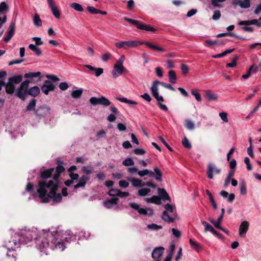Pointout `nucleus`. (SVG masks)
Returning a JSON list of instances; mask_svg holds the SVG:
<instances>
[{
	"instance_id": "1",
	"label": "nucleus",
	"mask_w": 261,
	"mask_h": 261,
	"mask_svg": "<svg viewBox=\"0 0 261 261\" xmlns=\"http://www.w3.org/2000/svg\"><path fill=\"white\" fill-rule=\"evenodd\" d=\"M72 238L69 230L61 233L58 231L51 232L43 230L36 238V247L46 255L47 254L49 249H56L62 251L65 248L63 242H68Z\"/></svg>"
},
{
	"instance_id": "2",
	"label": "nucleus",
	"mask_w": 261,
	"mask_h": 261,
	"mask_svg": "<svg viewBox=\"0 0 261 261\" xmlns=\"http://www.w3.org/2000/svg\"><path fill=\"white\" fill-rule=\"evenodd\" d=\"M64 170V168L59 165L56 168V173L54 176V180L41 181L39 182V188L37 192L40 198L43 203H47L49 201V198L53 199L56 202H60L62 196L60 194H57L56 191L58 187V178L61 173Z\"/></svg>"
},
{
	"instance_id": "3",
	"label": "nucleus",
	"mask_w": 261,
	"mask_h": 261,
	"mask_svg": "<svg viewBox=\"0 0 261 261\" xmlns=\"http://www.w3.org/2000/svg\"><path fill=\"white\" fill-rule=\"evenodd\" d=\"M30 81L27 80L22 82L20 86L18 88L16 92V95L21 99H24L28 95L29 85Z\"/></svg>"
},
{
	"instance_id": "4",
	"label": "nucleus",
	"mask_w": 261,
	"mask_h": 261,
	"mask_svg": "<svg viewBox=\"0 0 261 261\" xmlns=\"http://www.w3.org/2000/svg\"><path fill=\"white\" fill-rule=\"evenodd\" d=\"M125 59L124 56H121L116 61L114 65V68L112 70V74L114 77H117L121 75L124 70V66L123 65V62Z\"/></svg>"
},
{
	"instance_id": "5",
	"label": "nucleus",
	"mask_w": 261,
	"mask_h": 261,
	"mask_svg": "<svg viewBox=\"0 0 261 261\" xmlns=\"http://www.w3.org/2000/svg\"><path fill=\"white\" fill-rule=\"evenodd\" d=\"M20 242L17 236L16 233L15 234L14 238L12 241H9L5 243V246L8 249L7 256L10 257L11 255L10 254L11 250H15L17 248L20 247ZM12 256L14 257V255L12 254Z\"/></svg>"
},
{
	"instance_id": "6",
	"label": "nucleus",
	"mask_w": 261,
	"mask_h": 261,
	"mask_svg": "<svg viewBox=\"0 0 261 261\" xmlns=\"http://www.w3.org/2000/svg\"><path fill=\"white\" fill-rule=\"evenodd\" d=\"M20 244H27L30 242L33 238L35 236V232L31 231H23L19 233H16Z\"/></svg>"
},
{
	"instance_id": "7",
	"label": "nucleus",
	"mask_w": 261,
	"mask_h": 261,
	"mask_svg": "<svg viewBox=\"0 0 261 261\" xmlns=\"http://www.w3.org/2000/svg\"><path fill=\"white\" fill-rule=\"evenodd\" d=\"M142 42H140L138 41H120L118 42H116L115 44V46L118 48H123L124 49H127L129 48H134L138 45L142 44Z\"/></svg>"
},
{
	"instance_id": "8",
	"label": "nucleus",
	"mask_w": 261,
	"mask_h": 261,
	"mask_svg": "<svg viewBox=\"0 0 261 261\" xmlns=\"http://www.w3.org/2000/svg\"><path fill=\"white\" fill-rule=\"evenodd\" d=\"M129 205L133 209L137 211L140 215L148 216L153 215V210L151 208H141L139 204L134 202H130Z\"/></svg>"
},
{
	"instance_id": "9",
	"label": "nucleus",
	"mask_w": 261,
	"mask_h": 261,
	"mask_svg": "<svg viewBox=\"0 0 261 261\" xmlns=\"http://www.w3.org/2000/svg\"><path fill=\"white\" fill-rule=\"evenodd\" d=\"M164 248L161 246L155 247L152 251L151 257L154 261H161Z\"/></svg>"
},
{
	"instance_id": "10",
	"label": "nucleus",
	"mask_w": 261,
	"mask_h": 261,
	"mask_svg": "<svg viewBox=\"0 0 261 261\" xmlns=\"http://www.w3.org/2000/svg\"><path fill=\"white\" fill-rule=\"evenodd\" d=\"M249 226V223L247 221H243L241 223L239 228V236L242 238H245Z\"/></svg>"
},
{
	"instance_id": "11",
	"label": "nucleus",
	"mask_w": 261,
	"mask_h": 261,
	"mask_svg": "<svg viewBox=\"0 0 261 261\" xmlns=\"http://www.w3.org/2000/svg\"><path fill=\"white\" fill-rule=\"evenodd\" d=\"M221 172V169L216 167V166L213 163H209L207 166V177L210 179L213 178V172L216 174H219Z\"/></svg>"
},
{
	"instance_id": "12",
	"label": "nucleus",
	"mask_w": 261,
	"mask_h": 261,
	"mask_svg": "<svg viewBox=\"0 0 261 261\" xmlns=\"http://www.w3.org/2000/svg\"><path fill=\"white\" fill-rule=\"evenodd\" d=\"M55 86L50 82L46 80L41 87V90L45 95H48L50 91L54 90Z\"/></svg>"
},
{
	"instance_id": "13",
	"label": "nucleus",
	"mask_w": 261,
	"mask_h": 261,
	"mask_svg": "<svg viewBox=\"0 0 261 261\" xmlns=\"http://www.w3.org/2000/svg\"><path fill=\"white\" fill-rule=\"evenodd\" d=\"M176 213H169L167 211H164L163 213L162 218V219L168 223H172L174 220L176 218Z\"/></svg>"
},
{
	"instance_id": "14",
	"label": "nucleus",
	"mask_w": 261,
	"mask_h": 261,
	"mask_svg": "<svg viewBox=\"0 0 261 261\" xmlns=\"http://www.w3.org/2000/svg\"><path fill=\"white\" fill-rule=\"evenodd\" d=\"M47 1L54 16L57 18H59L60 17V12L56 6L54 0H47Z\"/></svg>"
},
{
	"instance_id": "15",
	"label": "nucleus",
	"mask_w": 261,
	"mask_h": 261,
	"mask_svg": "<svg viewBox=\"0 0 261 261\" xmlns=\"http://www.w3.org/2000/svg\"><path fill=\"white\" fill-rule=\"evenodd\" d=\"M232 5L234 6H240L241 8L247 9L250 7V0H233Z\"/></svg>"
},
{
	"instance_id": "16",
	"label": "nucleus",
	"mask_w": 261,
	"mask_h": 261,
	"mask_svg": "<svg viewBox=\"0 0 261 261\" xmlns=\"http://www.w3.org/2000/svg\"><path fill=\"white\" fill-rule=\"evenodd\" d=\"M15 31V23L11 22L10 24V25L8 28V35L5 38H4V41L6 42H8V41H9L11 40V39L12 38V37H13V36L14 34Z\"/></svg>"
},
{
	"instance_id": "17",
	"label": "nucleus",
	"mask_w": 261,
	"mask_h": 261,
	"mask_svg": "<svg viewBox=\"0 0 261 261\" xmlns=\"http://www.w3.org/2000/svg\"><path fill=\"white\" fill-rule=\"evenodd\" d=\"M50 109L47 107H42L35 110V115L39 117H45L49 113Z\"/></svg>"
},
{
	"instance_id": "18",
	"label": "nucleus",
	"mask_w": 261,
	"mask_h": 261,
	"mask_svg": "<svg viewBox=\"0 0 261 261\" xmlns=\"http://www.w3.org/2000/svg\"><path fill=\"white\" fill-rule=\"evenodd\" d=\"M118 198H112L104 201V206L107 208H112L115 207L118 203Z\"/></svg>"
},
{
	"instance_id": "19",
	"label": "nucleus",
	"mask_w": 261,
	"mask_h": 261,
	"mask_svg": "<svg viewBox=\"0 0 261 261\" xmlns=\"http://www.w3.org/2000/svg\"><path fill=\"white\" fill-rule=\"evenodd\" d=\"M238 24L239 25H245L247 26L251 24H254L257 25V27H261V23L258 22L257 19L241 21L238 23Z\"/></svg>"
},
{
	"instance_id": "20",
	"label": "nucleus",
	"mask_w": 261,
	"mask_h": 261,
	"mask_svg": "<svg viewBox=\"0 0 261 261\" xmlns=\"http://www.w3.org/2000/svg\"><path fill=\"white\" fill-rule=\"evenodd\" d=\"M89 178L85 175L82 176L79 179L78 183L74 186L75 189L80 187H85L86 184L88 181Z\"/></svg>"
},
{
	"instance_id": "21",
	"label": "nucleus",
	"mask_w": 261,
	"mask_h": 261,
	"mask_svg": "<svg viewBox=\"0 0 261 261\" xmlns=\"http://www.w3.org/2000/svg\"><path fill=\"white\" fill-rule=\"evenodd\" d=\"M84 66L91 71H94L95 75L97 77L100 76L103 72V69L101 68H96L90 65H85Z\"/></svg>"
},
{
	"instance_id": "22",
	"label": "nucleus",
	"mask_w": 261,
	"mask_h": 261,
	"mask_svg": "<svg viewBox=\"0 0 261 261\" xmlns=\"http://www.w3.org/2000/svg\"><path fill=\"white\" fill-rule=\"evenodd\" d=\"M159 84L161 85V82L160 81H155L153 82L152 85L150 88L151 94L153 95V96H154L155 95H156L159 94L158 89V85Z\"/></svg>"
},
{
	"instance_id": "23",
	"label": "nucleus",
	"mask_w": 261,
	"mask_h": 261,
	"mask_svg": "<svg viewBox=\"0 0 261 261\" xmlns=\"http://www.w3.org/2000/svg\"><path fill=\"white\" fill-rule=\"evenodd\" d=\"M145 200L148 203H154L158 205L161 204V199L158 196H153L150 198H146Z\"/></svg>"
},
{
	"instance_id": "24",
	"label": "nucleus",
	"mask_w": 261,
	"mask_h": 261,
	"mask_svg": "<svg viewBox=\"0 0 261 261\" xmlns=\"http://www.w3.org/2000/svg\"><path fill=\"white\" fill-rule=\"evenodd\" d=\"M127 180L131 182L132 185L135 187H142L144 186L142 180L135 178L128 177Z\"/></svg>"
},
{
	"instance_id": "25",
	"label": "nucleus",
	"mask_w": 261,
	"mask_h": 261,
	"mask_svg": "<svg viewBox=\"0 0 261 261\" xmlns=\"http://www.w3.org/2000/svg\"><path fill=\"white\" fill-rule=\"evenodd\" d=\"M6 91L7 93L12 94L14 93L15 89V85L8 80L5 86Z\"/></svg>"
},
{
	"instance_id": "26",
	"label": "nucleus",
	"mask_w": 261,
	"mask_h": 261,
	"mask_svg": "<svg viewBox=\"0 0 261 261\" xmlns=\"http://www.w3.org/2000/svg\"><path fill=\"white\" fill-rule=\"evenodd\" d=\"M41 72H28L24 75V77L27 79H33L34 77H38V81H40L41 80Z\"/></svg>"
},
{
	"instance_id": "27",
	"label": "nucleus",
	"mask_w": 261,
	"mask_h": 261,
	"mask_svg": "<svg viewBox=\"0 0 261 261\" xmlns=\"http://www.w3.org/2000/svg\"><path fill=\"white\" fill-rule=\"evenodd\" d=\"M40 91V88L38 86H35L29 89L28 95L35 97L38 95Z\"/></svg>"
},
{
	"instance_id": "28",
	"label": "nucleus",
	"mask_w": 261,
	"mask_h": 261,
	"mask_svg": "<svg viewBox=\"0 0 261 261\" xmlns=\"http://www.w3.org/2000/svg\"><path fill=\"white\" fill-rule=\"evenodd\" d=\"M22 77L20 75H14L9 78V81L14 85L18 84L21 82Z\"/></svg>"
},
{
	"instance_id": "29",
	"label": "nucleus",
	"mask_w": 261,
	"mask_h": 261,
	"mask_svg": "<svg viewBox=\"0 0 261 261\" xmlns=\"http://www.w3.org/2000/svg\"><path fill=\"white\" fill-rule=\"evenodd\" d=\"M54 169L53 168L45 170L41 172L40 176L42 178H47L52 174Z\"/></svg>"
},
{
	"instance_id": "30",
	"label": "nucleus",
	"mask_w": 261,
	"mask_h": 261,
	"mask_svg": "<svg viewBox=\"0 0 261 261\" xmlns=\"http://www.w3.org/2000/svg\"><path fill=\"white\" fill-rule=\"evenodd\" d=\"M138 29L141 30H145L146 31L154 32L155 29L153 27L146 24H141L140 22L138 26Z\"/></svg>"
},
{
	"instance_id": "31",
	"label": "nucleus",
	"mask_w": 261,
	"mask_h": 261,
	"mask_svg": "<svg viewBox=\"0 0 261 261\" xmlns=\"http://www.w3.org/2000/svg\"><path fill=\"white\" fill-rule=\"evenodd\" d=\"M138 174L141 177H143L147 175H148L150 177H153L154 176V172L148 169H144L141 171H139L138 172Z\"/></svg>"
},
{
	"instance_id": "32",
	"label": "nucleus",
	"mask_w": 261,
	"mask_h": 261,
	"mask_svg": "<svg viewBox=\"0 0 261 261\" xmlns=\"http://www.w3.org/2000/svg\"><path fill=\"white\" fill-rule=\"evenodd\" d=\"M116 99L122 102L127 103L129 105H136L138 104L137 102L134 100L128 99L125 97H117Z\"/></svg>"
},
{
	"instance_id": "33",
	"label": "nucleus",
	"mask_w": 261,
	"mask_h": 261,
	"mask_svg": "<svg viewBox=\"0 0 261 261\" xmlns=\"http://www.w3.org/2000/svg\"><path fill=\"white\" fill-rule=\"evenodd\" d=\"M154 172L155 174H154V177L155 180L161 181H162V172L159 169V168L157 167H154Z\"/></svg>"
},
{
	"instance_id": "34",
	"label": "nucleus",
	"mask_w": 261,
	"mask_h": 261,
	"mask_svg": "<svg viewBox=\"0 0 261 261\" xmlns=\"http://www.w3.org/2000/svg\"><path fill=\"white\" fill-rule=\"evenodd\" d=\"M169 81L171 83L175 84L176 83L177 77L174 71L171 70L168 72Z\"/></svg>"
},
{
	"instance_id": "35",
	"label": "nucleus",
	"mask_w": 261,
	"mask_h": 261,
	"mask_svg": "<svg viewBox=\"0 0 261 261\" xmlns=\"http://www.w3.org/2000/svg\"><path fill=\"white\" fill-rule=\"evenodd\" d=\"M158 193L162 198L170 200V198L164 189H158Z\"/></svg>"
},
{
	"instance_id": "36",
	"label": "nucleus",
	"mask_w": 261,
	"mask_h": 261,
	"mask_svg": "<svg viewBox=\"0 0 261 261\" xmlns=\"http://www.w3.org/2000/svg\"><path fill=\"white\" fill-rule=\"evenodd\" d=\"M111 102L110 101L107 99L105 96H101L99 97V103L98 105H102L104 107H108L110 105Z\"/></svg>"
},
{
	"instance_id": "37",
	"label": "nucleus",
	"mask_w": 261,
	"mask_h": 261,
	"mask_svg": "<svg viewBox=\"0 0 261 261\" xmlns=\"http://www.w3.org/2000/svg\"><path fill=\"white\" fill-rule=\"evenodd\" d=\"M143 44H145L146 46H147L148 47H149L150 48H151L153 50H158V51H165V50L163 48L158 46L156 45H155L150 42L143 43Z\"/></svg>"
},
{
	"instance_id": "38",
	"label": "nucleus",
	"mask_w": 261,
	"mask_h": 261,
	"mask_svg": "<svg viewBox=\"0 0 261 261\" xmlns=\"http://www.w3.org/2000/svg\"><path fill=\"white\" fill-rule=\"evenodd\" d=\"M29 48L36 54V55L38 56H40L42 54V51H41L40 49L37 46H36L35 45L33 44H30L29 46Z\"/></svg>"
},
{
	"instance_id": "39",
	"label": "nucleus",
	"mask_w": 261,
	"mask_h": 261,
	"mask_svg": "<svg viewBox=\"0 0 261 261\" xmlns=\"http://www.w3.org/2000/svg\"><path fill=\"white\" fill-rule=\"evenodd\" d=\"M190 245L193 247L197 252L201 250L202 247L197 242L194 241L192 239L189 240Z\"/></svg>"
},
{
	"instance_id": "40",
	"label": "nucleus",
	"mask_w": 261,
	"mask_h": 261,
	"mask_svg": "<svg viewBox=\"0 0 261 261\" xmlns=\"http://www.w3.org/2000/svg\"><path fill=\"white\" fill-rule=\"evenodd\" d=\"M36 100L35 99H32L28 105L27 106V110L28 111H31L32 110H34L35 111V108L36 107Z\"/></svg>"
},
{
	"instance_id": "41",
	"label": "nucleus",
	"mask_w": 261,
	"mask_h": 261,
	"mask_svg": "<svg viewBox=\"0 0 261 261\" xmlns=\"http://www.w3.org/2000/svg\"><path fill=\"white\" fill-rule=\"evenodd\" d=\"M205 97L208 100H216L218 99V95L217 94L207 92L205 93Z\"/></svg>"
},
{
	"instance_id": "42",
	"label": "nucleus",
	"mask_w": 261,
	"mask_h": 261,
	"mask_svg": "<svg viewBox=\"0 0 261 261\" xmlns=\"http://www.w3.org/2000/svg\"><path fill=\"white\" fill-rule=\"evenodd\" d=\"M150 192V189L148 188H142L138 190V193L140 196H147Z\"/></svg>"
},
{
	"instance_id": "43",
	"label": "nucleus",
	"mask_w": 261,
	"mask_h": 261,
	"mask_svg": "<svg viewBox=\"0 0 261 261\" xmlns=\"http://www.w3.org/2000/svg\"><path fill=\"white\" fill-rule=\"evenodd\" d=\"M70 6L72 9L79 12H82L84 10L82 5L76 3H71Z\"/></svg>"
},
{
	"instance_id": "44",
	"label": "nucleus",
	"mask_w": 261,
	"mask_h": 261,
	"mask_svg": "<svg viewBox=\"0 0 261 261\" xmlns=\"http://www.w3.org/2000/svg\"><path fill=\"white\" fill-rule=\"evenodd\" d=\"M82 93H83L82 89H78V90H73L71 92V95L73 98H78L82 95Z\"/></svg>"
},
{
	"instance_id": "45",
	"label": "nucleus",
	"mask_w": 261,
	"mask_h": 261,
	"mask_svg": "<svg viewBox=\"0 0 261 261\" xmlns=\"http://www.w3.org/2000/svg\"><path fill=\"white\" fill-rule=\"evenodd\" d=\"M33 22L35 25L37 26H41L42 25L41 20L38 14H36L33 18Z\"/></svg>"
},
{
	"instance_id": "46",
	"label": "nucleus",
	"mask_w": 261,
	"mask_h": 261,
	"mask_svg": "<svg viewBox=\"0 0 261 261\" xmlns=\"http://www.w3.org/2000/svg\"><path fill=\"white\" fill-rule=\"evenodd\" d=\"M185 126L189 130H193L195 128L194 123L190 120H186L185 121Z\"/></svg>"
},
{
	"instance_id": "47",
	"label": "nucleus",
	"mask_w": 261,
	"mask_h": 261,
	"mask_svg": "<svg viewBox=\"0 0 261 261\" xmlns=\"http://www.w3.org/2000/svg\"><path fill=\"white\" fill-rule=\"evenodd\" d=\"M165 208L166 209L165 211L168 212L169 213H176V212L175 211V207L170 204H166L165 206Z\"/></svg>"
},
{
	"instance_id": "48",
	"label": "nucleus",
	"mask_w": 261,
	"mask_h": 261,
	"mask_svg": "<svg viewBox=\"0 0 261 261\" xmlns=\"http://www.w3.org/2000/svg\"><path fill=\"white\" fill-rule=\"evenodd\" d=\"M225 1L226 0H211V3L214 7L221 8L222 6L221 3Z\"/></svg>"
},
{
	"instance_id": "49",
	"label": "nucleus",
	"mask_w": 261,
	"mask_h": 261,
	"mask_svg": "<svg viewBox=\"0 0 261 261\" xmlns=\"http://www.w3.org/2000/svg\"><path fill=\"white\" fill-rule=\"evenodd\" d=\"M147 227L148 229L154 230H158L162 228V226L158 225L154 223H152L151 224L147 225Z\"/></svg>"
},
{
	"instance_id": "50",
	"label": "nucleus",
	"mask_w": 261,
	"mask_h": 261,
	"mask_svg": "<svg viewBox=\"0 0 261 261\" xmlns=\"http://www.w3.org/2000/svg\"><path fill=\"white\" fill-rule=\"evenodd\" d=\"M122 164L124 166H133L134 165V162L131 158H127L124 161H123Z\"/></svg>"
},
{
	"instance_id": "51",
	"label": "nucleus",
	"mask_w": 261,
	"mask_h": 261,
	"mask_svg": "<svg viewBox=\"0 0 261 261\" xmlns=\"http://www.w3.org/2000/svg\"><path fill=\"white\" fill-rule=\"evenodd\" d=\"M221 15V12L219 10H215L214 12V13H213V15L212 16V19L214 20H217L220 19Z\"/></svg>"
},
{
	"instance_id": "52",
	"label": "nucleus",
	"mask_w": 261,
	"mask_h": 261,
	"mask_svg": "<svg viewBox=\"0 0 261 261\" xmlns=\"http://www.w3.org/2000/svg\"><path fill=\"white\" fill-rule=\"evenodd\" d=\"M205 44L208 46H213L215 45H219L221 43H220V41L218 40H207L205 41Z\"/></svg>"
},
{
	"instance_id": "53",
	"label": "nucleus",
	"mask_w": 261,
	"mask_h": 261,
	"mask_svg": "<svg viewBox=\"0 0 261 261\" xmlns=\"http://www.w3.org/2000/svg\"><path fill=\"white\" fill-rule=\"evenodd\" d=\"M182 144L186 148H191L192 147L191 143L186 137H185L183 139Z\"/></svg>"
},
{
	"instance_id": "54",
	"label": "nucleus",
	"mask_w": 261,
	"mask_h": 261,
	"mask_svg": "<svg viewBox=\"0 0 261 261\" xmlns=\"http://www.w3.org/2000/svg\"><path fill=\"white\" fill-rule=\"evenodd\" d=\"M123 19L127 21H128L130 23L135 25L137 28H138V26L139 25V23H140V21H138V20H134V19H130V18H128L127 17H124Z\"/></svg>"
},
{
	"instance_id": "55",
	"label": "nucleus",
	"mask_w": 261,
	"mask_h": 261,
	"mask_svg": "<svg viewBox=\"0 0 261 261\" xmlns=\"http://www.w3.org/2000/svg\"><path fill=\"white\" fill-rule=\"evenodd\" d=\"M191 93L195 96V99L198 101H200L201 100V97L200 94L196 91L194 90H192L191 91Z\"/></svg>"
},
{
	"instance_id": "56",
	"label": "nucleus",
	"mask_w": 261,
	"mask_h": 261,
	"mask_svg": "<svg viewBox=\"0 0 261 261\" xmlns=\"http://www.w3.org/2000/svg\"><path fill=\"white\" fill-rule=\"evenodd\" d=\"M8 8L7 4L5 2H2L0 4V13L5 12Z\"/></svg>"
},
{
	"instance_id": "57",
	"label": "nucleus",
	"mask_w": 261,
	"mask_h": 261,
	"mask_svg": "<svg viewBox=\"0 0 261 261\" xmlns=\"http://www.w3.org/2000/svg\"><path fill=\"white\" fill-rule=\"evenodd\" d=\"M244 163L247 165V169L248 171H250L252 169V165L250 163V160L248 157L244 158Z\"/></svg>"
},
{
	"instance_id": "58",
	"label": "nucleus",
	"mask_w": 261,
	"mask_h": 261,
	"mask_svg": "<svg viewBox=\"0 0 261 261\" xmlns=\"http://www.w3.org/2000/svg\"><path fill=\"white\" fill-rule=\"evenodd\" d=\"M133 152L137 155H143L146 153V151L144 149L141 148L135 149Z\"/></svg>"
},
{
	"instance_id": "59",
	"label": "nucleus",
	"mask_w": 261,
	"mask_h": 261,
	"mask_svg": "<svg viewBox=\"0 0 261 261\" xmlns=\"http://www.w3.org/2000/svg\"><path fill=\"white\" fill-rule=\"evenodd\" d=\"M118 189H111L108 192V194L111 196H118V192H119Z\"/></svg>"
},
{
	"instance_id": "60",
	"label": "nucleus",
	"mask_w": 261,
	"mask_h": 261,
	"mask_svg": "<svg viewBox=\"0 0 261 261\" xmlns=\"http://www.w3.org/2000/svg\"><path fill=\"white\" fill-rule=\"evenodd\" d=\"M173 234L177 238L181 236V232L178 229L175 228H172L171 229Z\"/></svg>"
},
{
	"instance_id": "61",
	"label": "nucleus",
	"mask_w": 261,
	"mask_h": 261,
	"mask_svg": "<svg viewBox=\"0 0 261 261\" xmlns=\"http://www.w3.org/2000/svg\"><path fill=\"white\" fill-rule=\"evenodd\" d=\"M219 116L221 119L225 122H228L227 114L225 112H221L219 113Z\"/></svg>"
},
{
	"instance_id": "62",
	"label": "nucleus",
	"mask_w": 261,
	"mask_h": 261,
	"mask_svg": "<svg viewBox=\"0 0 261 261\" xmlns=\"http://www.w3.org/2000/svg\"><path fill=\"white\" fill-rule=\"evenodd\" d=\"M180 69L182 72V73L186 74L189 72V68L188 66L185 64H181L180 65Z\"/></svg>"
},
{
	"instance_id": "63",
	"label": "nucleus",
	"mask_w": 261,
	"mask_h": 261,
	"mask_svg": "<svg viewBox=\"0 0 261 261\" xmlns=\"http://www.w3.org/2000/svg\"><path fill=\"white\" fill-rule=\"evenodd\" d=\"M82 170L87 175L91 173L92 172V168L88 166H83L82 168Z\"/></svg>"
},
{
	"instance_id": "64",
	"label": "nucleus",
	"mask_w": 261,
	"mask_h": 261,
	"mask_svg": "<svg viewBox=\"0 0 261 261\" xmlns=\"http://www.w3.org/2000/svg\"><path fill=\"white\" fill-rule=\"evenodd\" d=\"M59 87L61 90L64 91L67 90L69 86L66 82H62L59 84Z\"/></svg>"
}]
</instances>
